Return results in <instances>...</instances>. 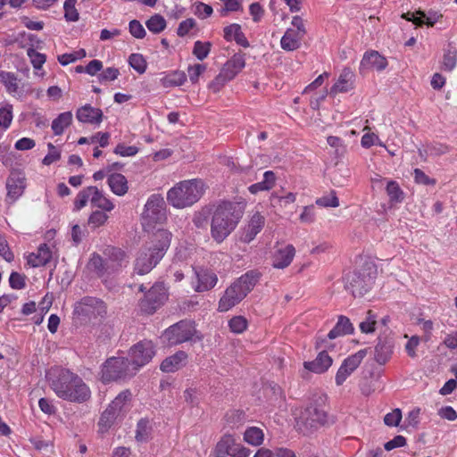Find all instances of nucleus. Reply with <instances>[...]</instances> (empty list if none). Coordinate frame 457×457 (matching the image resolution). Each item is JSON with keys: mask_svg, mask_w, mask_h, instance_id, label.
Returning <instances> with one entry per match:
<instances>
[{"mask_svg": "<svg viewBox=\"0 0 457 457\" xmlns=\"http://www.w3.org/2000/svg\"><path fill=\"white\" fill-rule=\"evenodd\" d=\"M245 210V203L220 201L212 209L211 236L222 243L237 228Z\"/></svg>", "mask_w": 457, "mask_h": 457, "instance_id": "obj_1", "label": "nucleus"}, {"mask_svg": "<svg viewBox=\"0 0 457 457\" xmlns=\"http://www.w3.org/2000/svg\"><path fill=\"white\" fill-rule=\"evenodd\" d=\"M50 387L59 398L71 403H87L92 395L82 378L67 369L56 371L50 378Z\"/></svg>", "mask_w": 457, "mask_h": 457, "instance_id": "obj_2", "label": "nucleus"}, {"mask_svg": "<svg viewBox=\"0 0 457 457\" xmlns=\"http://www.w3.org/2000/svg\"><path fill=\"white\" fill-rule=\"evenodd\" d=\"M171 238V232L166 229H158L154 233L150 241L141 249L137 257L135 271L139 275L151 271L163 258L170 247Z\"/></svg>", "mask_w": 457, "mask_h": 457, "instance_id": "obj_3", "label": "nucleus"}, {"mask_svg": "<svg viewBox=\"0 0 457 457\" xmlns=\"http://www.w3.org/2000/svg\"><path fill=\"white\" fill-rule=\"evenodd\" d=\"M259 273L250 270L237 278L226 288L219 300L218 311L225 312L242 302L259 280Z\"/></svg>", "mask_w": 457, "mask_h": 457, "instance_id": "obj_4", "label": "nucleus"}, {"mask_svg": "<svg viewBox=\"0 0 457 457\" xmlns=\"http://www.w3.org/2000/svg\"><path fill=\"white\" fill-rule=\"evenodd\" d=\"M204 191L205 186L201 179L184 180L168 191L167 200L173 207L183 209L199 201Z\"/></svg>", "mask_w": 457, "mask_h": 457, "instance_id": "obj_5", "label": "nucleus"}, {"mask_svg": "<svg viewBox=\"0 0 457 457\" xmlns=\"http://www.w3.org/2000/svg\"><path fill=\"white\" fill-rule=\"evenodd\" d=\"M136 373L137 370L131 366L128 358L111 357L102 366L101 379L104 383L125 380L132 378Z\"/></svg>", "mask_w": 457, "mask_h": 457, "instance_id": "obj_6", "label": "nucleus"}, {"mask_svg": "<svg viewBox=\"0 0 457 457\" xmlns=\"http://www.w3.org/2000/svg\"><path fill=\"white\" fill-rule=\"evenodd\" d=\"M131 392L128 389L120 392L102 413L98 425L102 432L108 430L112 425L121 418L129 410Z\"/></svg>", "mask_w": 457, "mask_h": 457, "instance_id": "obj_7", "label": "nucleus"}, {"mask_svg": "<svg viewBox=\"0 0 457 457\" xmlns=\"http://www.w3.org/2000/svg\"><path fill=\"white\" fill-rule=\"evenodd\" d=\"M376 278V270L369 266L350 273L346 277L345 288L356 296H362L372 287Z\"/></svg>", "mask_w": 457, "mask_h": 457, "instance_id": "obj_8", "label": "nucleus"}, {"mask_svg": "<svg viewBox=\"0 0 457 457\" xmlns=\"http://www.w3.org/2000/svg\"><path fill=\"white\" fill-rule=\"evenodd\" d=\"M166 219V204L161 195L154 194L147 199L142 213V224L154 227Z\"/></svg>", "mask_w": 457, "mask_h": 457, "instance_id": "obj_9", "label": "nucleus"}, {"mask_svg": "<svg viewBox=\"0 0 457 457\" xmlns=\"http://www.w3.org/2000/svg\"><path fill=\"white\" fill-rule=\"evenodd\" d=\"M327 422V413L316 405H310L302 411L297 418V428L303 434L312 433Z\"/></svg>", "mask_w": 457, "mask_h": 457, "instance_id": "obj_10", "label": "nucleus"}, {"mask_svg": "<svg viewBox=\"0 0 457 457\" xmlns=\"http://www.w3.org/2000/svg\"><path fill=\"white\" fill-rule=\"evenodd\" d=\"M306 35L305 22L301 16H294L291 27L287 29L281 37L280 46L283 50L292 52L301 47L302 41Z\"/></svg>", "mask_w": 457, "mask_h": 457, "instance_id": "obj_11", "label": "nucleus"}, {"mask_svg": "<svg viewBox=\"0 0 457 457\" xmlns=\"http://www.w3.org/2000/svg\"><path fill=\"white\" fill-rule=\"evenodd\" d=\"M155 355V345L151 340H142L130 347L129 352L131 366L137 371L147 364Z\"/></svg>", "mask_w": 457, "mask_h": 457, "instance_id": "obj_12", "label": "nucleus"}, {"mask_svg": "<svg viewBox=\"0 0 457 457\" xmlns=\"http://www.w3.org/2000/svg\"><path fill=\"white\" fill-rule=\"evenodd\" d=\"M218 283L217 274L204 267H193V275L190 284L197 293H203L212 289Z\"/></svg>", "mask_w": 457, "mask_h": 457, "instance_id": "obj_13", "label": "nucleus"}, {"mask_svg": "<svg viewBox=\"0 0 457 457\" xmlns=\"http://www.w3.org/2000/svg\"><path fill=\"white\" fill-rule=\"evenodd\" d=\"M195 328L191 321L181 320L165 330V337L170 345H177L192 339Z\"/></svg>", "mask_w": 457, "mask_h": 457, "instance_id": "obj_14", "label": "nucleus"}, {"mask_svg": "<svg viewBox=\"0 0 457 457\" xmlns=\"http://www.w3.org/2000/svg\"><path fill=\"white\" fill-rule=\"evenodd\" d=\"M167 294L162 283H155L145 295L139 303L142 312L154 313L166 300Z\"/></svg>", "mask_w": 457, "mask_h": 457, "instance_id": "obj_15", "label": "nucleus"}, {"mask_svg": "<svg viewBox=\"0 0 457 457\" xmlns=\"http://www.w3.org/2000/svg\"><path fill=\"white\" fill-rule=\"evenodd\" d=\"M75 313L88 318L104 317L106 307L103 301L95 297H85L75 306Z\"/></svg>", "mask_w": 457, "mask_h": 457, "instance_id": "obj_16", "label": "nucleus"}, {"mask_svg": "<svg viewBox=\"0 0 457 457\" xmlns=\"http://www.w3.org/2000/svg\"><path fill=\"white\" fill-rule=\"evenodd\" d=\"M367 354V349H361L344 360L336 374V384L341 386L347 378L359 367Z\"/></svg>", "mask_w": 457, "mask_h": 457, "instance_id": "obj_17", "label": "nucleus"}, {"mask_svg": "<svg viewBox=\"0 0 457 457\" xmlns=\"http://www.w3.org/2000/svg\"><path fill=\"white\" fill-rule=\"evenodd\" d=\"M245 66V61L242 54H234L225 64L219 76L217 81L231 80L238 74Z\"/></svg>", "mask_w": 457, "mask_h": 457, "instance_id": "obj_18", "label": "nucleus"}, {"mask_svg": "<svg viewBox=\"0 0 457 457\" xmlns=\"http://www.w3.org/2000/svg\"><path fill=\"white\" fill-rule=\"evenodd\" d=\"M295 255V248L293 245H282L277 246L272 253V266L276 269L288 267Z\"/></svg>", "mask_w": 457, "mask_h": 457, "instance_id": "obj_19", "label": "nucleus"}, {"mask_svg": "<svg viewBox=\"0 0 457 457\" xmlns=\"http://www.w3.org/2000/svg\"><path fill=\"white\" fill-rule=\"evenodd\" d=\"M265 224V218L259 212H254L241 235V241L250 243L261 232Z\"/></svg>", "mask_w": 457, "mask_h": 457, "instance_id": "obj_20", "label": "nucleus"}, {"mask_svg": "<svg viewBox=\"0 0 457 457\" xmlns=\"http://www.w3.org/2000/svg\"><path fill=\"white\" fill-rule=\"evenodd\" d=\"M26 187L25 177L21 172H12L6 180L7 197L17 200Z\"/></svg>", "mask_w": 457, "mask_h": 457, "instance_id": "obj_21", "label": "nucleus"}, {"mask_svg": "<svg viewBox=\"0 0 457 457\" xmlns=\"http://www.w3.org/2000/svg\"><path fill=\"white\" fill-rule=\"evenodd\" d=\"M187 353L184 351H178L174 354L166 357L161 363L160 369L162 372L172 373L183 368L187 362Z\"/></svg>", "mask_w": 457, "mask_h": 457, "instance_id": "obj_22", "label": "nucleus"}, {"mask_svg": "<svg viewBox=\"0 0 457 457\" xmlns=\"http://www.w3.org/2000/svg\"><path fill=\"white\" fill-rule=\"evenodd\" d=\"M103 112L99 108L85 104L76 112V118L79 122L99 125L103 120Z\"/></svg>", "mask_w": 457, "mask_h": 457, "instance_id": "obj_23", "label": "nucleus"}, {"mask_svg": "<svg viewBox=\"0 0 457 457\" xmlns=\"http://www.w3.org/2000/svg\"><path fill=\"white\" fill-rule=\"evenodd\" d=\"M332 363L333 359L325 350H322L313 361H304L303 367L305 370L313 373L322 374L329 369Z\"/></svg>", "mask_w": 457, "mask_h": 457, "instance_id": "obj_24", "label": "nucleus"}, {"mask_svg": "<svg viewBox=\"0 0 457 457\" xmlns=\"http://www.w3.org/2000/svg\"><path fill=\"white\" fill-rule=\"evenodd\" d=\"M354 73L350 68H344L337 80L330 89L331 95L337 93H346L353 88Z\"/></svg>", "mask_w": 457, "mask_h": 457, "instance_id": "obj_25", "label": "nucleus"}, {"mask_svg": "<svg viewBox=\"0 0 457 457\" xmlns=\"http://www.w3.org/2000/svg\"><path fill=\"white\" fill-rule=\"evenodd\" d=\"M387 66L386 59L382 56L378 51L366 52L361 61L360 69H375L377 71H383Z\"/></svg>", "mask_w": 457, "mask_h": 457, "instance_id": "obj_26", "label": "nucleus"}, {"mask_svg": "<svg viewBox=\"0 0 457 457\" xmlns=\"http://www.w3.org/2000/svg\"><path fill=\"white\" fill-rule=\"evenodd\" d=\"M393 341L388 337H378L374 348V359L379 364H385L393 353Z\"/></svg>", "mask_w": 457, "mask_h": 457, "instance_id": "obj_27", "label": "nucleus"}, {"mask_svg": "<svg viewBox=\"0 0 457 457\" xmlns=\"http://www.w3.org/2000/svg\"><path fill=\"white\" fill-rule=\"evenodd\" d=\"M104 254L106 255L105 260L112 273L128 263L125 253L120 248L108 246L104 251Z\"/></svg>", "mask_w": 457, "mask_h": 457, "instance_id": "obj_28", "label": "nucleus"}, {"mask_svg": "<svg viewBox=\"0 0 457 457\" xmlns=\"http://www.w3.org/2000/svg\"><path fill=\"white\" fill-rule=\"evenodd\" d=\"M52 259V252L46 244L39 245L37 252L28 256V263L32 267L46 265Z\"/></svg>", "mask_w": 457, "mask_h": 457, "instance_id": "obj_29", "label": "nucleus"}, {"mask_svg": "<svg viewBox=\"0 0 457 457\" xmlns=\"http://www.w3.org/2000/svg\"><path fill=\"white\" fill-rule=\"evenodd\" d=\"M0 82L4 86L9 95L12 96H21V91L19 87V79L15 73L0 71Z\"/></svg>", "mask_w": 457, "mask_h": 457, "instance_id": "obj_30", "label": "nucleus"}, {"mask_svg": "<svg viewBox=\"0 0 457 457\" xmlns=\"http://www.w3.org/2000/svg\"><path fill=\"white\" fill-rule=\"evenodd\" d=\"M224 38L227 41H236V43L243 47H248L249 42L242 32L239 24L233 23L224 28Z\"/></svg>", "mask_w": 457, "mask_h": 457, "instance_id": "obj_31", "label": "nucleus"}, {"mask_svg": "<svg viewBox=\"0 0 457 457\" xmlns=\"http://www.w3.org/2000/svg\"><path fill=\"white\" fill-rule=\"evenodd\" d=\"M108 186L112 192L116 195L122 196L129 190L128 180L126 177L120 173H112L107 179Z\"/></svg>", "mask_w": 457, "mask_h": 457, "instance_id": "obj_32", "label": "nucleus"}, {"mask_svg": "<svg viewBox=\"0 0 457 457\" xmlns=\"http://www.w3.org/2000/svg\"><path fill=\"white\" fill-rule=\"evenodd\" d=\"M353 331V324L350 320L345 316H340L336 326L328 332V337L335 339L337 337L351 334Z\"/></svg>", "mask_w": 457, "mask_h": 457, "instance_id": "obj_33", "label": "nucleus"}, {"mask_svg": "<svg viewBox=\"0 0 457 457\" xmlns=\"http://www.w3.org/2000/svg\"><path fill=\"white\" fill-rule=\"evenodd\" d=\"M72 113L71 112H64L60 113L53 121H52V130L55 136H60L64 132V129L69 127L72 122Z\"/></svg>", "mask_w": 457, "mask_h": 457, "instance_id": "obj_34", "label": "nucleus"}, {"mask_svg": "<svg viewBox=\"0 0 457 457\" xmlns=\"http://www.w3.org/2000/svg\"><path fill=\"white\" fill-rule=\"evenodd\" d=\"M90 203L94 207L99 208L104 212H111L114 209L113 203L96 187H95V191L90 198Z\"/></svg>", "mask_w": 457, "mask_h": 457, "instance_id": "obj_35", "label": "nucleus"}, {"mask_svg": "<svg viewBox=\"0 0 457 457\" xmlns=\"http://www.w3.org/2000/svg\"><path fill=\"white\" fill-rule=\"evenodd\" d=\"M457 65V48L453 43H449L445 49L442 69L445 71H452Z\"/></svg>", "mask_w": 457, "mask_h": 457, "instance_id": "obj_36", "label": "nucleus"}, {"mask_svg": "<svg viewBox=\"0 0 457 457\" xmlns=\"http://www.w3.org/2000/svg\"><path fill=\"white\" fill-rule=\"evenodd\" d=\"M88 266L91 270H93L99 277H104L105 275L112 274L110 267L108 266V262H106L105 259H103L99 254L93 253Z\"/></svg>", "mask_w": 457, "mask_h": 457, "instance_id": "obj_37", "label": "nucleus"}, {"mask_svg": "<svg viewBox=\"0 0 457 457\" xmlns=\"http://www.w3.org/2000/svg\"><path fill=\"white\" fill-rule=\"evenodd\" d=\"M244 440L253 446L261 445L264 440L262 430L257 427L248 428L244 434Z\"/></svg>", "mask_w": 457, "mask_h": 457, "instance_id": "obj_38", "label": "nucleus"}, {"mask_svg": "<svg viewBox=\"0 0 457 457\" xmlns=\"http://www.w3.org/2000/svg\"><path fill=\"white\" fill-rule=\"evenodd\" d=\"M187 80V75L180 71H173L162 79L163 87H177L183 85Z\"/></svg>", "mask_w": 457, "mask_h": 457, "instance_id": "obj_39", "label": "nucleus"}, {"mask_svg": "<svg viewBox=\"0 0 457 457\" xmlns=\"http://www.w3.org/2000/svg\"><path fill=\"white\" fill-rule=\"evenodd\" d=\"M386 190L389 197V201L392 204L401 203L404 198V193L396 181H388Z\"/></svg>", "mask_w": 457, "mask_h": 457, "instance_id": "obj_40", "label": "nucleus"}, {"mask_svg": "<svg viewBox=\"0 0 457 457\" xmlns=\"http://www.w3.org/2000/svg\"><path fill=\"white\" fill-rule=\"evenodd\" d=\"M402 17L407 21H412L414 24L418 26L427 24L432 27L436 22L435 20H431L430 18L427 17L426 14L421 11H417L414 12H409L407 13H403Z\"/></svg>", "mask_w": 457, "mask_h": 457, "instance_id": "obj_41", "label": "nucleus"}, {"mask_svg": "<svg viewBox=\"0 0 457 457\" xmlns=\"http://www.w3.org/2000/svg\"><path fill=\"white\" fill-rule=\"evenodd\" d=\"M236 440L231 435H225L218 442L216 445V452L218 454L228 455L233 446L236 445Z\"/></svg>", "mask_w": 457, "mask_h": 457, "instance_id": "obj_42", "label": "nucleus"}, {"mask_svg": "<svg viewBox=\"0 0 457 457\" xmlns=\"http://www.w3.org/2000/svg\"><path fill=\"white\" fill-rule=\"evenodd\" d=\"M95 191V187H87L81 191H79L76 196L74 201V208L76 210H80L85 207L90 198L92 197Z\"/></svg>", "mask_w": 457, "mask_h": 457, "instance_id": "obj_43", "label": "nucleus"}, {"mask_svg": "<svg viewBox=\"0 0 457 457\" xmlns=\"http://www.w3.org/2000/svg\"><path fill=\"white\" fill-rule=\"evenodd\" d=\"M27 54L30 59V62H31L34 69L36 70L35 74L39 75L37 71H40L42 69L43 64L46 62V55L41 53L37 52L32 47H29L27 50ZM43 75H44V72H42L40 74V76H43Z\"/></svg>", "mask_w": 457, "mask_h": 457, "instance_id": "obj_44", "label": "nucleus"}, {"mask_svg": "<svg viewBox=\"0 0 457 457\" xmlns=\"http://www.w3.org/2000/svg\"><path fill=\"white\" fill-rule=\"evenodd\" d=\"M145 25L151 32L158 34L166 28V21L162 15L154 14L147 20Z\"/></svg>", "mask_w": 457, "mask_h": 457, "instance_id": "obj_45", "label": "nucleus"}, {"mask_svg": "<svg viewBox=\"0 0 457 457\" xmlns=\"http://www.w3.org/2000/svg\"><path fill=\"white\" fill-rule=\"evenodd\" d=\"M129 64L139 74L145 72L147 63L141 54H131L129 57Z\"/></svg>", "mask_w": 457, "mask_h": 457, "instance_id": "obj_46", "label": "nucleus"}, {"mask_svg": "<svg viewBox=\"0 0 457 457\" xmlns=\"http://www.w3.org/2000/svg\"><path fill=\"white\" fill-rule=\"evenodd\" d=\"M151 431L149 421L145 419H141L137 425L136 439L138 442H145L148 439Z\"/></svg>", "mask_w": 457, "mask_h": 457, "instance_id": "obj_47", "label": "nucleus"}, {"mask_svg": "<svg viewBox=\"0 0 457 457\" xmlns=\"http://www.w3.org/2000/svg\"><path fill=\"white\" fill-rule=\"evenodd\" d=\"M108 219L109 216L105 213V212L95 211L90 214L87 223L91 228L96 229L101 226H104Z\"/></svg>", "mask_w": 457, "mask_h": 457, "instance_id": "obj_48", "label": "nucleus"}, {"mask_svg": "<svg viewBox=\"0 0 457 457\" xmlns=\"http://www.w3.org/2000/svg\"><path fill=\"white\" fill-rule=\"evenodd\" d=\"M12 105L7 104L0 108V127L4 130H6L12 124Z\"/></svg>", "mask_w": 457, "mask_h": 457, "instance_id": "obj_49", "label": "nucleus"}, {"mask_svg": "<svg viewBox=\"0 0 457 457\" xmlns=\"http://www.w3.org/2000/svg\"><path fill=\"white\" fill-rule=\"evenodd\" d=\"M212 44L210 42L195 41L193 48V54L200 61L205 59L210 51Z\"/></svg>", "mask_w": 457, "mask_h": 457, "instance_id": "obj_50", "label": "nucleus"}, {"mask_svg": "<svg viewBox=\"0 0 457 457\" xmlns=\"http://www.w3.org/2000/svg\"><path fill=\"white\" fill-rule=\"evenodd\" d=\"M376 323V315L371 311H369L366 313L364 320L360 323L359 327L362 333L369 334L375 330Z\"/></svg>", "mask_w": 457, "mask_h": 457, "instance_id": "obj_51", "label": "nucleus"}, {"mask_svg": "<svg viewBox=\"0 0 457 457\" xmlns=\"http://www.w3.org/2000/svg\"><path fill=\"white\" fill-rule=\"evenodd\" d=\"M75 0H66L64 2V17L68 21H77L79 18V12L75 7Z\"/></svg>", "mask_w": 457, "mask_h": 457, "instance_id": "obj_52", "label": "nucleus"}, {"mask_svg": "<svg viewBox=\"0 0 457 457\" xmlns=\"http://www.w3.org/2000/svg\"><path fill=\"white\" fill-rule=\"evenodd\" d=\"M229 328L232 332L240 334L247 328V320L243 316H235L228 321Z\"/></svg>", "mask_w": 457, "mask_h": 457, "instance_id": "obj_53", "label": "nucleus"}, {"mask_svg": "<svg viewBox=\"0 0 457 457\" xmlns=\"http://www.w3.org/2000/svg\"><path fill=\"white\" fill-rule=\"evenodd\" d=\"M316 204L322 207H337L339 200L335 191H331L329 195H323L316 200Z\"/></svg>", "mask_w": 457, "mask_h": 457, "instance_id": "obj_54", "label": "nucleus"}, {"mask_svg": "<svg viewBox=\"0 0 457 457\" xmlns=\"http://www.w3.org/2000/svg\"><path fill=\"white\" fill-rule=\"evenodd\" d=\"M138 147L135 145H126L122 143L118 144L113 150V153L122 157L135 156L138 153Z\"/></svg>", "mask_w": 457, "mask_h": 457, "instance_id": "obj_55", "label": "nucleus"}, {"mask_svg": "<svg viewBox=\"0 0 457 457\" xmlns=\"http://www.w3.org/2000/svg\"><path fill=\"white\" fill-rule=\"evenodd\" d=\"M206 71V66L204 64H195L190 65L187 68V75L192 83H197L199 77Z\"/></svg>", "mask_w": 457, "mask_h": 457, "instance_id": "obj_56", "label": "nucleus"}, {"mask_svg": "<svg viewBox=\"0 0 457 457\" xmlns=\"http://www.w3.org/2000/svg\"><path fill=\"white\" fill-rule=\"evenodd\" d=\"M47 147L48 154L42 161L44 165H50L61 158V152L52 143H48Z\"/></svg>", "mask_w": 457, "mask_h": 457, "instance_id": "obj_57", "label": "nucleus"}, {"mask_svg": "<svg viewBox=\"0 0 457 457\" xmlns=\"http://www.w3.org/2000/svg\"><path fill=\"white\" fill-rule=\"evenodd\" d=\"M0 256L8 262H12L14 259V255L8 246L7 240L2 233H0Z\"/></svg>", "mask_w": 457, "mask_h": 457, "instance_id": "obj_58", "label": "nucleus"}, {"mask_svg": "<svg viewBox=\"0 0 457 457\" xmlns=\"http://www.w3.org/2000/svg\"><path fill=\"white\" fill-rule=\"evenodd\" d=\"M9 284L13 289H22L26 287L25 276L16 271H12L9 278Z\"/></svg>", "mask_w": 457, "mask_h": 457, "instance_id": "obj_59", "label": "nucleus"}, {"mask_svg": "<svg viewBox=\"0 0 457 457\" xmlns=\"http://www.w3.org/2000/svg\"><path fill=\"white\" fill-rule=\"evenodd\" d=\"M402 420V411L400 409H395L384 417V422L389 427H397Z\"/></svg>", "mask_w": 457, "mask_h": 457, "instance_id": "obj_60", "label": "nucleus"}, {"mask_svg": "<svg viewBox=\"0 0 457 457\" xmlns=\"http://www.w3.org/2000/svg\"><path fill=\"white\" fill-rule=\"evenodd\" d=\"M212 7L204 3L199 2L195 4V14L200 19H205L212 14Z\"/></svg>", "mask_w": 457, "mask_h": 457, "instance_id": "obj_61", "label": "nucleus"}, {"mask_svg": "<svg viewBox=\"0 0 457 457\" xmlns=\"http://www.w3.org/2000/svg\"><path fill=\"white\" fill-rule=\"evenodd\" d=\"M130 34L136 38H144L146 32L143 25L137 20H133L129 24Z\"/></svg>", "mask_w": 457, "mask_h": 457, "instance_id": "obj_62", "label": "nucleus"}, {"mask_svg": "<svg viewBox=\"0 0 457 457\" xmlns=\"http://www.w3.org/2000/svg\"><path fill=\"white\" fill-rule=\"evenodd\" d=\"M361 145L364 148H370L374 145H382L378 137L375 133H365L361 139Z\"/></svg>", "mask_w": 457, "mask_h": 457, "instance_id": "obj_63", "label": "nucleus"}, {"mask_svg": "<svg viewBox=\"0 0 457 457\" xmlns=\"http://www.w3.org/2000/svg\"><path fill=\"white\" fill-rule=\"evenodd\" d=\"M195 26V21L192 18L182 21L177 29V34L179 37L186 36Z\"/></svg>", "mask_w": 457, "mask_h": 457, "instance_id": "obj_64", "label": "nucleus"}]
</instances>
